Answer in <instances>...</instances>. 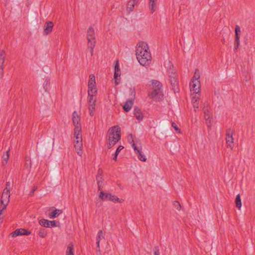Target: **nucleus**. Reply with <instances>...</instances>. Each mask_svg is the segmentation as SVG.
Here are the masks:
<instances>
[{"label": "nucleus", "mask_w": 255, "mask_h": 255, "mask_svg": "<svg viewBox=\"0 0 255 255\" xmlns=\"http://www.w3.org/2000/svg\"><path fill=\"white\" fill-rule=\"evenodd\" d=\"M135 55L139 63L142 66H148L152 60L151 54L149 50L147 44L141 41L138 43L136 47Z\"/></svg>", "instance_id": "obj_1"}, {"label": "nucleus", "mask_w": 255, "mask_h": 255, "mask_svg": "<svg viewBox=\"0 0 255 255\" xmlns=\"http://www.w3.org/2000/svg\"><path fill=\"white\" fill-rule=\"evenodd\" d=\"M121 128L119 126H115L110 128L107 132V142L109 149L113 147L120 139Z\"/></svg>", "instance_id": "obj_2"}, {"label": "nucleus", "mask_w": 255, "mask_h": 255, "mask_svg": "<svg viewBox=\"0 0 255 255\" xmlns=\"http://www.w3.org/2000/svg\"><path fill=\"white\" fill-rule=\"evenodd\" d=\"M87 39L88 41V49H90V53L91 55H93L94 49L96 45V40L95 30L92 26L89 27L87 30Z\"/></svg>", "instance_id": "obj_3"}, {"label": "nucleus", "mask_w": 255, "mask_h": 255, "mask_svg": "<svg viewBox=\"0 0 255 255\" xmlns=\"http://www.w3.org/2000/svg\"><path fill=\"white\" fill-rule=\"evenodd\" d=\"M88 95H96L97 93V89L96 86L95 77L94 75L91 74L89 76V80L88 81Z\"/></svg>", "instance_id": "obj_4"}, {"label": "nucleus", "mask_w": 255, "mask_h": 255, "mask_svg": "<svg viewBox=\"0 0 255 255\" xmlns=\"http://www.w3.org/2000/svg\"><path fill=\"white\" fill-rule=\"evenodd\" d=\"M96 95H88V109L89 115L92 117L94 115L96 109V98L94 97Z\"/></svg>", "instance_id": "obj_5"}, {"label": "nucleus", "mask_w": 255, "mask_h": 255, "mask_svg": "<svg viewBox=\"0 0 255 255\" xmlns=\"http://www.w3.org/2000/svg\"><path fill=\"white\" fill-rule=\"evenodd\" d=\"M200 80H191L190 82V88L191 92L193 94H198L200 92Z\"/></svg>", "instance_id": "obj_6"}, {"label": "nucleus", "mask_w": 255, "mask_h": 255, "mask_svg": "<svg viewBox=\"0 0 255 255\" xmlns=\"http://www.w3.org/2000/svg\"><path fill=\"white\" fill-rule=\"evenodd\" d=\"M233 131L231 128H229L226 130V144L228 147L232 149L234 146V138L233 137Z\"/></svg>", "instance_id": "obj_7"}, {"label": "nucleus", "mask_w": 255, "mask_h": 255, "mask_svg": "<svg viewBox=\"0 0 255 255\" xmlns=\"http://www.w3.org/2000/svg\"><path fill=\"white\" fill-rule=\"evenodd\" d=\"M72 122L75 126L74 129H76L77 131H79L81 129L80 124V117L78 115L76 111H74L72 114Z\"/></svg>", "instance_id": "obj_8"}, {"label": "nucleus", "mask_w": 255, "mask_h": 255, "mask_svg": "<svg viewBox=\"0 0 255 255\" xmlns=\"http://www.w3.org/2000/svg\"><path fill=\"white\" fill-rule=\"evenodd\" d=\"M6 57V54L3 50L0 51V80L3 75V64Z\"/></svg>", "instance_id": "obj_9"}, {"label": "nucleus", "mask_w": 255, "mask_h": 255, "mask_svg": "<svg viewBox=\"0 0 255 255\" xmlns=\"http://www.w3.org/2000/svg\"><path fill=\"white\" fill-rule=\"evenodd\" d=\"M31 234V232L23 228H19L16 229L14 231L12 232L10 235L12 237H15L18 236L26 235L28 236Z\"/></svg>", "instance_id": "obj_10"}, {"label": "nucleus", "mask_w": 255, "mask_h": 255, "mask_svg": "<svg viewBox=\"0 0 255 255\" xmlns=\"http://www.w3.org/2000/svg\"><path fill=\"white\" fill-rule=\"evenodd\" d=\"M241 32L240 27L237 25L235 27V38L234 43V50H237L240 44V33Z\"/></svg>", "instance_id": "obj_11"}, {"label": "nucleus", "mask_w": 255, "mask_h": 255, "mask_svg": "<svg viewBox=\"0 0 255 255\" xmlns=\"http://www.w3.org/2000/svg\"><path fill=\"white\" fill-rule=\"evenodd\" d=\"M138 145L139 146L137 147H134L133 149L136 153L138 158L142 161H145L146 160V158L141 151L142 148L141 143L140 142L138 143Z\"/></svg>", "instance_id": "obj_12"}, {"label": "nucleus", "mask_w": 255, "mask_h": 255, "mask_svg": "<svg viewBox=\"0 0 255 255\" xmlns=\"http://www.w3.org/2000/svg\"><path fill=\"white\" fill-rule=\"evenodd\" d=\"M169 78V82L172 87V90L174 92H178L179 89L178 88V82L177 81V76H172V75H170Z\"/></svg>", "instance_id": "obj_13"}, {"label": "nucleus", "mask_w": 255, "mask_h": 255, "mask_svg": "<svg viewBox=\"0 0 255 255\" xmlns=\"http://www.w3.org/2000/svg\"><path fill=\"white\" fill-rule=\"evenodd\" d=\"M133 115L139 122H141L143 119V114L141 110L138 107L134 108Z\"/></svg>", "instance_id": "obj_14"}, {"label": "nucleus", "mask_w": 255, "mask_h": 255, "mask_svg": "<svg viewBox=\"0 0 255 255\" xmlns=\"http://www.w3.org/2000/svg\"><path fill=\"white\" fill-rule=\"evenodd\" d=\"M10 192L3 191L0 200V203L3 204V203L8 204L9 201Z\"/></svg>", "instance_id": "obj_15"}, {"label": "nucleus", "mask_w": 255, "mask_h": 255, "mask_svg": "<svg viewBox=\"0 0 255 255\" xmlns=\"http://www.w3.org/2000/svg\"><path fill=\"white\" fill-rule=\"evenodd\" d=\"M53 23L51 21L46 22L44 26V32L46 35L48 34L52 31L53 27Z\"/></svg>", "instance_id": "obj_16"}, {"label": "nucleus", "mask_w": 255, "mask_h": 255, "mask_svg": "<svg viewBox=\"0 0 255 255\" xmlns=\"http://www.w3.org/2000/svg\"><path fill=\"white\" fill-rule=\"evenodd\" d=\"M138 2V0H129L127 5V10L130 13L133 10L135 4Z\"/></svg>", "instance_id": "obj_17"}, {"label": "nucleus", "mask_w": 255, "mask_h": 255, "mask_svg": "<svg viewBox=\"0 0 255 255\" xmlns=\"http://www.w3.org/2000/svg\"><path fill=\"white\" fill-rule=\"evenodd\" d=\"M74 147L77 150V154L80 156L82 154V148L83 147L82 141H74Z\"/></svg>", "instance_id": "obj_18"}, {"label": "nucleus", "mask_w": 255, "mask_h": 255, "mask_svg": "<svg viewBox=\"0 0 255 255\" xmlns=\"http://www.w3.org/2000/svg\"><path fill=\"white\" fill-rule=\"evenodd\" d=\"M111 196V193H105L104 191H101L99 194V198L103 201H110Z\"/></svg>", "instance_id": "obj_19"}, {"label": "nucleus", "mask_w": 255, "mask_h": 255, "mask_svg": "<svg viewBox=\"0 0 255 255\" xmlns=\"http://www.w3.org/2000/svg\"><path fill=\"white\" fill-rule=\"evenodd\" d=\"M104 238V236L103 235V232L102 230H100L98 232L97 237H96V245L97 248H100V244L101 241Z\"/></svg>", "instance_id": "obj_20"}, {"label": "nucleus", "mask_w": 255, "mask_h": 255, "mask_svg": "<svg viewBox=\"0 0 255 255\" xmlns=\"http://www.w3.org/2000/svg\"><path fill=\"white\" fill-rule=\"evenodd\" d=\"M81 132V129H80L79 131H77L76 129H74V137L75 138L74 141H82Z\"/></svg>", "instance_id": "obj_21"}, {"label": "nucleus", "mask_w": 255, "mask_h": 255, "mask_svg": "<svg viewBox=\"0 0 255 255\" xmlns=\"http://www.w3.org/2000/svg\"><path fill=\"white\" fill-rule=\"evenodd\" d=\"M62 211L61 210L55 209L53 212L49 213L48 217L50 219H54L58 216L59 215L61 214Z\"/></svg>", "instance_id": "obj_22"}, {"label": "nucleus", "mask_w": 255, "mask_h": 255, "mask_svg": "<svg viewBox=\"0 0 255 255\" xmlns=\"http://www.w3.org/2000/svg\"><path fill=\"white\" fill-rule=\"evenodd\" d=\"M133 102L131 100H128L123 106V109L126 112H128L131 109Z\"/></svg>", "instance_id": "obj_23"}, {"label": "nucleus", "mask_w": 255, "mask_h": 255, "mask_svg": "<svg viewBox=\"0 0 255 255\" xmlns=\"http://www.w3.org/2000/svg\"><path fill=\"white\" fill-rule=\"evenodd\" d=\"M121 75V70L119 65L118 61H116V64L115 66V72H114V79L116 80L118 76Z\"/></svg>", "instance_id": "obj_24"}, {"label": "nucleus", "mask_w": 255, "mask_h": 255, "mask_svg": "<svg viewBox=\"0 0 255 255\" xmlns=\"http://www.w3.org/2000/svg\"><path fill=\"white\" fill-rule=\"evenodd\" d=\"M204 118L207 124H211L212 121V117L211 116V114L209 110H207L205 111Z\"/></svg>", "instance_id": "obj_25"}, {"label": "nucleus", "mask_w": 255, "mask_h": 255, "mask_svg": "<svg viewBox=\"0 0 255 255\" xmlns=\"http://www.w3.org/2000/svg\"><path fill=\"white\" fill-rule=\"evenodd\" d=\"M128 141L129 144H130L132 147L134 149V147H137V143L136 144L135 143L133 136L131 133H129L128 134Z\"/></svg>", "instance_id": "obj_26"}, {"label": "nucleus", "mask_w": 255, "mask_h": 255, "mask_svg": "<svg viewBox=\"0 0 255 255\" xmlns=\"http://www.w3.org/2000/svg\"><path fill=\"white\" fill-rule=\"evenodd\" d=\"M9 157V149L4 152L2 155V159L3 162H2V165H4L7 164L8 160Z\"/></svg>", "instance_id": "obj_27"}, {"label": "nucleus", "mask_w": 255, "mask_h": 255, "mask_svg": "<svg viewBox=\"0 0 255 255\" xmlns=\"http://www.w3.org/2000/svg\"><path fill=\"white\" fill-rule=\"evenodd\" d=\"M74 246L72 243L69 244L67 248L66 252V255H74Z\"/></svg>", "instance_id": "obj_28"}, {"label": "nucleus", "mask_w": 255, "mask_h": 255, "mask_svg": "<svg viewBox=\"0 0 255 255\" xmlns=\"http://www.w3.org/2000/svg\"><path fill=\"white\" fill-rule=\"evenodd\" d=\"M97 183L98 186L99 190H101L103 188V183L104 179L103 176H96Z\"/></svg>", "instance_id": "obj_29"}, {"label": "nucleus", "mask_w": 255, "mask_h": 255, "mask_svg": "<svg viewBox=\"0 0 255 255\" xmlns=\"http://www.w3.org/2000/svg\"><path fill=\"white\" fill-rule=\"evenodd\" d=\"M161 89H154V90L149 94L148 96L150 98H155L160 92Z\"/></svg>", "instance_id": "obj_30"}, {"label": "nucleus", "mask_w": 255, "mask_h": 255, "mask_svg": "<svg viewBox=\"0 0 255 255\" xmlns=\"http://www.w3.org/2000/svg\"><path fill=\"white\" fill-rule=\"evenodd\" d=\"M39 223L42 227L50 228V225L49 224V220H46L44 219H41L39 220Z\"/></svg>", "instance_id": "obj_31"}, {"label": "nucleus", "mask_w": 255, "mask_h": 255, "mask_svg": "<svg viewBox=\"0 0 255 255\" xmlns=\"http://www.w3.org/2000/svg\"><path fill=\"white\" fill-rule=\"evenodd\" d=\"M235 202H236V207L240 209L242 207V201H241V197H240V194H238L236 196Z\"/></svg>", "instance_id": "obj_32"}, {"label": "nucleus", "mask_w": 255, "mask_h": 255, "mask_svg": "<svg viewBox=\"0 0 255 255\" xmlns=\"http://www.w3.org/2000/svg\"><path fill=\"white\" fill-rule=\"evenodd\" d=\"M155 6H156L155 1H153L152 0L151 1V0L150 1H149V9H150L151 13H153L155 11Z\"/></svg>", "instance_id": "obj_33"}, {"label": "nucleus", "mask_w": 255, "mask_h": 255, "mask_svg": "<svg viewBox=\"0 0 255 255\" xmlns=\"http://www.w3.org/2000/svg\"><path fill=\"white\" fill-rule=\"evenodd\" d=\"M151 83L154 89H161L162 86L161 83L157 80H152Z\"/></svg>", "instance_id": "obj_34"}, {"label": "nucleus", "mask_w": 255, "mask_h": 255, "mask_svg": "<svg viewBox=\"0 0 255 255\" xmlns=\"http://www.w3.org/2000/svg\"><path fill=\"white\" fill-rule=\"evenodd\" d=\"M110 201L113 202L114 203H121L123 200H121L119 198L111 194V196Z\"/></svg>", "instance_id": "obj_35"}, {"label": "nucleus", "mask_w": 255, "mask_h": 255, "mask_svg": "<svg viewBox=\"0 0 255 255\" xmlns=\"http://www.w3.org/2000/svg\"><path fill=\"white\" fill-rule=\"evenodd\" d=\"M43 86L45 91H47L50 86V79L49 78H46L43 83Z\"/></svg>", "instance_id": "obj_36"}, {"label": "nucleus", "mask_w": 255, "mask_h": 255, "mask_svg": "<svg viewBox=\"0 0 255 255\" xmlns=\"http://www.w3.org/2000/svg\"><path fill=\"white\" fill-rule=\"evenodd\" d=\"M200 77V76L199 71L198 69H196L195 73H194V75L193 77L192 78V79H191V80H193V81L200 80H199Z\"/></svg>", "instance_id": "obj_37"}, {"label": "nucleus", "mask_w": 255, "mask_h": 255, "mask_svg": "<svg viewBox=\"0 0 255 255\" xmlns=\"http://www.w3.org/2000/svg\"><path fill=\"white\" fill-rule=\"evenodd\" d=\"M38 235L42 238H45L47 235V232L44 229H41L38 231Z\"/></svg>", "instance_id": "obj_38"}, {"label": "nucleus", "mask_w": 255, "mask_h": 255, "mask_svg": "<svg viewBox=\"0 0 255 255\" xmlns=\"http://www.w3.org/2000/svg\"><path fill=\"white\" fill-rule=\"evenodd\" d=\"M168 75L169 77L170 76V75H172V76H177V75L176 72V70L173 69H169L167 71Z\"/></svg>", "instance_id": "obj_39"}, {"label": "nucleus", "mask_w": 255, "mask_h": 255, "mask_svg": "<svg viewBox=\"0 0 255 255\" xmlns=\"http://www.w3.org/2000/svg\"><path fill=\"white\" fill-rule=\"evenodd\" d=\"M173 205L175 208H176L177 210H180L181 209V205L179 202L177 201H175L173 202Z\"/></svg>", "instance_id": "obj_40"}, {"label": "nucleus", "mask_w": 255, "mask_h": 255, "mask_svg": "<svg viewBox=\"0 0 255 255\" xmlns=\"http://www.w3.org/2000/svg\"><path fill=\"white\" fill-rule=\"evenodd\" d=\"M10 182L8 181L6 182L5 184V188H4L3 191L10 192Z\"/></svg>", "instance_id": "obj_41"}, {"label": "nucleus", "mask_w": 255, "mask_h": 255, "mask_svg": "<svg viewBox=\"0 0 255 255\" xmlns=\"http://www.w3.org/2000/svg\"><path fill=\"white\" fill-rule=\"evenodd\" d=\"M199 100V95L198 94H195L194 96H193L192 98V103H193V102H198Z\"/></svg>", "instance_id": "obj_42"}, {"label": "nucleus", "mask_w": 255, "mask_h": 255, "mask_svg": "<svg viewBox=\"0 0 255 255\" xmlns=\"http://www.w3.org/2000/svg\"><path fill=\"white\" fill-rule=\"evenodd\" d=\"M172 127L174 129V130L177 132L180 133V129L177 127L176 124L174 123H172L171 124Z\"/></svg>", "instance_id": "obj_43"}, {"label": "nucleus", "mask_w": 255, "mask_h": 255, "mask_svg": "<svg viewBox=\"0 0 255 255\" xmlns=\"http://www.w3.org/2000/svg\"><path fill=\"white\" fill-rule=\"evenodd\" d=\"M153 253L154 255H160L159 247L158 246H156L154 248Z\"/></svg>", "instance_id": "obj_44"}, {"label": "nucleus", "mask_w": 255, "mask_h": 255, "mask_svg": "<svg viewBox=\"0 0 255 255\" xmlns=\"http://www.w3.org/2000/svg\"><path fill=\"white\" fill-rule=\"evenodd\" d=\"M8 204H6L3 203V204H0V212H2L6 208Z\"/></svg>", "instance_id": "obj_45"}, {"label": "nucleus", "mask_w": 255, "mask_h": 255, "mask_svg": "<svg viewBox=\"0 0 255 255\" xmlns=\"http://www.w3.org/2000/svg\"><path fill=\"white\" fill-rule=\"evenodd\" d=\"M192 103V105H193V108L194 109V111L195 112L197 111V110L198 109V107H199V102H193V103Z\"/></svg>", "instance_id": "obj_46"}, {"label": "nucleus", "mask_w": 255, "mask_h": 255, "mask_svg": "<svg viewBox=\"0 0 255 255\" xmlns=\"http://www.w3.org/2000/svg\"><path fill=\"white\" fill-rule=\"evenodd\" d=\"M37 189V186H33L31 191H30V192L29 193V196H32Z\"/></svg>", "instance_id": "obj_47"}, {"label": "nucleus", "mask_w": 255, "mask_h": 255, "mask_svg": "<svg viewBox=\"0 0 255 255\" xmlns=\"http://www.w3.org/2000/svg\"><path fill=\"white\" fill-rule=\"evenodd\" d=\"M49 224L50 228L56 226L55 221H49Z\"/></svg>", "instance_id": "obj_48"}, {"label": "nucleus", "mask_w": 255, "mask_h": 255, "mask_svg": "<svg viewBox=\"0 0 255 255\" xmlns=\"http://www.w3.org/2000/svg\"><path fill=\"white\" fill-rule=\"evenodd\" d=\"M124 148V146H122V145H120L116 149V153H118V154H119V153L121 152V151Z\"/></svg>", "instance_id": "obj_49"}, {"label": "nucleus", "mask_w": 255, "mask_h": 255, "mask_svg": "<svg viewBox=\"0 0 255 255\" xmlns=\"http://www.w3.org/2000/svg\"><path fill=\"white\" fill-rule=\"evenodd\" d=\"M102 174H103L102 169L101 168L99 169V170H98V173H97V176H99L100 177L103 176Z\"/></svg>", "instance_id": "obj_50"}, {"label": "nucleus", "mask_w": 255, "mask_h": 255, "mask_svg": "<svg viewBox=\"0 0 255 255\" xmlns=\"http://www.w3.org/2000/svg\"><path fill=\"white\" fill-rule=\"evenodd\" d=\"M118 155V153L115 152L112 155V159L114 160H117Z\"/></svg>", "instance_id": "obj_51"}, {"label": "nucleus", "mask_w": 255, "mask_h": 255, "mask_svg": "<svg viewBox=\"0 0 255 255\" xmlns=\"http://www.w3.org/2000/svg\"><path fill=\"white\" fill-rule=\"evenodd\" d=\"M3 219V213L0 212V224L2 223Z\"/></svg>", "instance_id": "obj_52"}, {"label": "nucleus", "mask_w": 255, "mask_h": 255, "mask_svg": "<svg viewBox=\"0 0 255 255\" xmlns=\"http://www.w3.org/2000/svg\"><path fill=\"white\" fill-rule=\"evenodd\" d=\"M97 250L96 251V254L97 255H101V252L100 248H97Z\"/></svg>", "instance_id": "obj_53"}, {"label": "nucleus", "mask_w": 255, "mask_h": 255, "mask_svg": "<svg viewBox=\"0 0 255 255\" xmlns=\"http://www.w3.org/2000/svg\"><path fill=\"white\" fill-rule=\"evenodd\" d=\"M150 0H149V1H150ZM152 1V0H151ZM156 0H152V1H155Z\"/></svg>", "instance_id": "obj_54"}]
</instances>
